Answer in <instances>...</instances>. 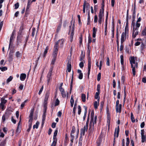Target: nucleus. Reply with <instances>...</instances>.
<instances>
[{
	"label": "nucleus",
	"instance_id": "f257e3e1",
	"mask_svg": "<svg viewBox=\"0 0 146 146\" xmlns=\"http://www.w3.org/2000/svg\"><path fill=\"white\" fill-rule=\"evenodd\" d=\"M91 121L90 123V127L88 130L89 135L93 134L95 129L94 128V125H96L97 116H95L94 118V113L92 111L91 114Z\"/></svg>",
	"mask_w": 146,
	"mask_h": 146
},
{
	"label": "nucleus",
	"instance_id": "f03ea898",
	"mask_svg": "<svg viewBox=\"0 0 146 146\" xmlns=\"http://www.w3.org/2000/svg\"><path fill=\"white\" fill-rule=\"evenodd\" d=\"M90 5L88 3H87L86 1H84L83 5V12L84 13L85 12V10L86 11L88 10V23L87 25H90Z\"/></svg>",
	"mask_w": 146,
	"mask_h": 146
},
{
	"label": "nucleus",
	"instance_id": "7ed1b4c3",
	"mask_svg": "<svg viewBox=\"0 0 146 146\" xmlns=\"http://www.w3.org/2000/svg\"><path fill=\"white\" fill-rule=\"evenodd\" d=\"M104 10L102 9H100V10L98 15V22L100 25L101 24L102 21L104 20Z\"/></svg>",
	"mask_w": 146,
	"mask_h": 146
},
{
	"label": "nucleus",
	"instance_id": "20e7f679",
	"mask_svg": "<svg viewBox=\"0 0 146 146\" xmlns=\"http://www.w3.org/2000/svg\"><path fill=\"white\" fill-rule=\"evenodd\" d=\"M60 40H58L55 43L54 48V51L53 53V55H57L58 51L59 48V43Z\"/></svg>",
	"mask_w": 146,
	"mask_h": 146
},
{
	"label": "nucleus",
	"instance_id": "39448f33",
	"mask_svg": "<svg viewBox=\"0 0 146 146\" xmlns=\"http://www.w3.org/2000/svg\"><path fill=\"white\" fill-rule=\"evenodd\" d=\"M34 109H32L31 110L30 113L29 117V124L32 125L33 119V115L34 114Z\"/></svg>",
	"mask_w": 146,
	"mask_h": 146
},
{
	"label": "nucleus",
	"instance_id": "423d86ee",
	"mask_svg": "<svg viewBox=\"0 0 146 146\" xmlns=\"http://www.w3.org/2000/svg\"><path fill=\"white\" fill-rule=\"evenodd\" d=\"M53 67H51L49 69L48 73L47 75V82L48 83L51 80V76L52 75V72L53 70Z\"/></svg>",
	"mask_w": 146,
	"mask_h": 146
},
{
	"label": "nucleus",
	"instance_id": "0eeeda50",
	"mask_svg": "<svg viewBox=\"0 0 146 146\" xmlns=\"http://www.w3.org/2000/svg\"><path fill=\"white\" fill-rule=\"evenodd\" d=\"M71 25L69 27L70 28V30L69 31V33L70 32H71V35L70 36V38L71 39V41L72 40L73 38L74 35V25H73L71 30Z\"/></svg>",
	"mask_w": 146,
	"mask_h": 146
},
{
	"label": "nucleus",
	"instance_id": "6e6552de",
	"mask_svg": "<svg viewBox=\"0 0 146 146\" xmlns=\"http://www.w3.org/2000/svg\"><path fill=\"white\" fill-rule=\"evenodd\" d=\"M91 60L90 58H89L88 61V78H89V75L90 74L91 67Z\"/></svg>",
	"mask_w": 146,
	"mask_h": 146
},
{
	"label": "nucleus",
	"instance_id": "1a4fd4ad",
	"mask_svg": "<svg viewBox=\"0 0 146 146\" xmlns=\"http://www.w3.org/2000/svg\"><path fill=\"white\" fill-rule=\"evenodd\" d=\"M138 29H135L134 27H133V29L132 32V37L135 38L136 36L138 35Z\"/></svg>",
	"mask_w": 146,
	"mask_h": 146
},
{
	"label": "nucleus",
	"instance_id": "9d476101",
	"mask_svg": "<svg viewBox=\"0 0 146 146\" xmlns=\"http://www.w3.org/2000/svg\"><path fill=\"white\" fill-rule=\"evenodd\" d=\"M88 128L85 126H84L83 128L81 129L80 130V135L81 136H84L85 135L86 131H87Z\"/></svg>",
	"mask_w": 146,
	"mask_h": 146
},
{
	"label": "nucleus",
	"instance_id": "9b49d317",
	"mask_svg": "<svg viewBox=\"0 0 146 146\" xmlns=\"http://www.w3.org/2000/svg\"><path fill=\"white\" fill-rule=\"evenodd\" d=\"M131 67L132 68V73L133 76L135 75V68L138 67L137 64H136L135 65H132Z\"/></svg>",
	"mask_w": 146,
	"mask_h": 146
},
{
	"label": "nucleus",
	"instance_id": "f8f14e48",
	"mask_svg": "<svg viewBox=\"0 0 146 146\" xmlns=\"http://www.w3.org/2000/svg\"><path fill=\"white\" fill-rule=\"evenodd\" d=\"M126 39L125 34L124 32H123L121 35V43H123Z\"/></svg>",
	"mask_w": 146,
	"mask_h": 146
},
{
	"label": "nucleus",
	"instance_id": "ddd939ff",
	"mask_svg": "<svg viewBox=\"0 0 146 146\" xmlns=\"http://www.w3.org/2000/svg\"><path fill=\"white\" fill-rule=\"evenodd\" d=\"M14 33L13 32L12 34V35L10 37V41H9V49L10 47V45L12 44L13 40L14 38Z\"/></svg>",
	"mask_w": 146,
	"mask_h": 146
},
{
	"label": "nucleus",
	"instance_id": "4468645a",
	"mask_svg": "<svg viewBox=\"0 0 146 146\" xmlns=\"http://www.w3.org/2000/svg\"><path fill=\"white\" fill-rule=\"evenodd\" d=\"M129 60L131 66H132V65H135L136 64H137V63L135 62V61L134 57H131Z\"/></svg>",
	"mask_w": 146,
	"mask_h": 146
},
{
	"label": "nucleus",
	"instance_id": "2eb2a0df",
	"mask_svg": "<svg viewBox=\"0 0 146 146\" xmlns=\"http://www.w3.org/2000/svg\"><path fill=\"white\" fill-rule=\"evenodd\" d=\"M60 90L61 92L62 96L63 98H65L66 96V92L64 91V89L63 88H61L59 89Z\"/></svg>",
	"mask_w": 146,
	"mask_h": 146
},
{
	"label": "nucleus",
	"instance_id": "dca6fc26",
	"mask_svg": "<svg viewBox=\"0 0 146 146\" xmlns=\"http://www.w3.org/2000/svg\"><path fill=\"white\" fill-rule=\"evenodd\" d=\"M71 65L70 63H69V62H68L67 65V70L68 71V72H70L71 71Z\"/></svg>",
	"mask_w": 146,
	"mask_h": 146
},
{
	"label": "nucleus",
	"instance_id": "f3484780",
	"mask_svg": "<svg viewBox=\"0 0 146 146\" xmlns=\"http://www.w3.org/2000/svg\"><path fill=\"white\" fill-rule=\"evenodd\" d=\"M26 75L25 74H21L20 76V80L22 81H24L25 80L26 78Z\"/></svg>",
	"mask_w": 146,
	"mask_h": 146
},
{
	"label": "nucleus",
	"instance_id": "a211bd4d",
	"mask_svg": "<svg viewBox=\"0 0 146 146\" xmlns=\"http://www.w3.org/2000/svg\"><path fill=\"white\" fill-rule=\"evenodd\" d=\"M119 131V127L118 126L117 127V129L116 128H115V132H114V135L115 136L116 133H117L116 137H118V135Z\"/></svg>",
	"mask_w": 146,
	"mask_h": 146
},
{
	"label": "nucleus",
	"instance_id": "6ab92c4d",
	"mask_svg": "<svg viewBox=\"0 0 146 146\" xmlns=\"http://www.w3.org/2000/svg\"><path fill=\"white\" fill-rule=\"evenodd\" d=\"M97 31V30L96 29L95 27H94L93 28V34H92V36L93 38H95L96 37V32Z\"/></svg>",
	"mask_w": 146,
	"mask_h": 146
},
{
	"label": "nucleus",
	"instance_id": "aec40b11",
	"mask_svg": "<svg viewBox=\"0 0 146 146\" xmlns=\"http://www.w3.org/2000/svg\"><path fill=\"white\" fill-rule=\"evenodd\" d=\"M98 102L97 101H95L94 103V106L95 109H96L97 108L98 106L99 105V99H98L97 100Z\"/></svg>",
	"mask_w": 146,
	"mask_h": 146
},
{
	"label": "nucleus",
	"instance_id": "412c9836",
	"mask_svg": "<svg viewBox=\"0 0 146 146\" xmlns=\"http://www.w3.org/2000/svg\"><path fill=\"white\" fill-rule=\"evenodd\" d=\"M53 58L52 60L51 64L52 65H54V64L55 62L57 55H53Z\"/></svg>",
	"mask_w": 146,
	"mask_h": 146
},
{
	"label": "nucleus",
	"instance_id": "4be33fe9",
	"mask_svg": "<svg viewBox=\"0 0 146 146\" xmlns=\"http://www.w3.org/2000/svg\"><path fill=\"white\" fill-rule=\"evenodd\" d=\"M115 109L116 112L120 113L121 110V104H120L119 106H118L117 110L116 109V107Z\"/></svg>",
	"mask_w": 146,
	"mask_h": 146
},
{
	"label": "nucleus",
	"instance_id": "5701e85b",
	"mask_svg": "<svg viewBox=\"0 0 146 146\" xmlns=\"http://www.w3.org/2000/svg\"><path fill=\"white\" fill-rule=\"evenodd\" d=\"M49 93L48 91L46 92L44 100L45 101H47L49 96Z\"/></svg>",
	"mask_w": 146,
	"mask_h": 146
},
{
	"label": "nucleus",
	"instance_id": "b1692460",
	"mask_svg": "<svg viewBox=\"0 0 146 146\" xmlns=\"http://www.w3.org/2000/svg\"><path fill=\"white\" fill-rule=\"evenodd\" d=\"M7 102V100H5V98L3 97L1 99V103H0L5 105Z\"/></svg>",
	"mask_w": 146,
	"mask_h": 146
},
{
	"label": "nucleus",
	"instance_id": "393cba45",
	"mask_svg": "<svg viewBox=\"0 0 146 146\" xmlns=\"http://www.w3.org/2000/svg\"><path fill=\"white\" fill-rule=\"evenodd\" d=\"M13 59V54L12 53H11L10 52L9 53L8 60L9 61H11Z\"/></svg>",
	"mask_w": 146,
	"mask_h": 146
},
{
	"label": "nucleus",
	"instance_id": "a878e982",
	"mask_svg": "<svg viewBox=\"0 0 146 146\" xmlns=\"http://www.w3.org/2000/svg\"><path fill=\"white\" fill-rule=\"evenodd\" d=\"M84 109H85V111H84V115L83 117V119L84 120H85L86 116V115L87 113V108L86 106H84Z\"/></svg>",
	"mask_w": 146,
	"mask_h": 146
},
{
	"label": "nucleus",
	"instance_id": "bb28decb",
	"mask_svg": "<svg viewBox=\"0 0 146 146\" xmlns=\"http://www.w3.org/2000/svg\"><path fill=\"white\" fill-rule=\"evenodd\" d=\"M61 23L60 24H59L58 26L57 27L56 29V32L58 33L60 31V30L61 28Z\"/></svg>",
	"mask_w": 146,
	"mask_h": 146
},
{
	"label": "nucleus",
	"instance_id": "cd10ccee",
	"mask_svg": "<svg viewBox=\"0 0 146 146\" xmlns=\"http://www.w3.org/2000/svg\"><path fill=\"white\" fill-rule=\"evenodd\" d=\"M11 115V113L9 112H7L5 113V114L4 115L5 117H6V119H7L9 117L10 115Z\"/></svg>",
	"mask_w": 146,
	"mask_h": 146
},
{
	"label": "nucleus",
	"instance_id": "c85d7f7f",
	"mask_svg": "<svg viewBox=\"0 0 146 146\" xmlns=\"http://www.w3.org/2000/svg\"><path fill=\"white\" fill-rule=\"evenodd\" d=\"M131 121L132 122H134L135 121V119L133 115L132 112L131 113Z\"/></svg>",
	"mask_w": 146,
	"mask_h": 146
},
{
	"label": "nucleus",
	"instance_id": "c756f323",
	"mask_svg": "<svg viewBox=\"0 0 146 146\" xmlns=\"http://www.w3.org/2000/svg\"><path fill=\"white\" fill-rule=\"evenodd\" d=\"M48 49V46H46L44 52L43 56L44 57H45L46 55Z\"/></svg>",
	"mask_w": 146,
	"mask_h": 146
},
{
	"label": "nucleus",
	"instance_id": "7c9ffc66",
	"mask_svg": "<svg viewBox=\"0 0 146 146\" xmlns=\"http://www.w3.org/2000/svg\"><path fill=\"white\" fill-rule=\"evenodd\" d=\"M73 134L74 133H70V137L71 138V139L70 141H71V143L72 144L73 142V140L74 138V136Z\"/></svg>",
	"mask_w": 146,
	"mask_h": 146
},
{
	"label": "nucleus",
	"instance_id": "2f4dec72",
	"mask_svg": "<svg viewBox=\"0 0 146 146\" xmlns=\"http://www.w3.org/2000/svg\"><path fill=\"white\" fill-rule=\"evenodd\" d=\"M82 101L84 102L86 101V95L84 94H82Z\"/></svg>",
	"mask_w": 146,
	"mask_h": 146
},
{
	"label": "nucleus",
	"instance_id": "473e14b6",
	"mask_svg": "<svg viewBox=\"0 0 146 146\" xmlns=\"http://www.w3.org/2000/svg\"><path fill=\"white\" fill-rule=\"evenodd\" d=\"M39 123L38 121H37L36 124L35 125H34L33 126V128L35 129V128H36V129H37L38 127V125H39Z\"/></svg>",
	"mask_w": 146,
	"mask_h": 146
},
{
	"label": "nucleus",
	"instance_id": "72a5a7b5",
	"mask_svg": "<svg viewBox=\"0 0 146 146\" xmlns=\"http://www.w3.org/2000/svg\"><path fill=\"white\" fill-rule=\"evenodd\" d=\"M6 143L5 140H3L0 142V146H5Z\"/></svg>",
	"mask_w": 146,
	"mask_h": 146
},
{
	"label": "nucleus",
	"instance_id": "f704fd0d",
	"mask_svg": "<svg viewBox=\"0 0 146 146\" xmlns=\"http://www.w3.org/2000/svg\"><path fill=\"white\" fill-rule=\"evenodd\" d=\"M120 58L121 64L123 66V56L122 55H121L120 56Z\"/></svg>",
	"mask_w": 146,
	"mask_h": 146
},
{
	"label": "nucleus",
	"instance_id": "c9c22d12",
	"mask_svg": "<svg viewBox=\"0 0 146 146\" xmlns=\"http://www.w3.org/2000/svg\"><path fill=\"white\" fill-rule=\"evenodd\" d=\"M13 79V77L12 76H9V78H8L7 80H6V82L7 83H8L9 82H10L11 81L12 79Z\"/></svg>",
	"mask_w": 146,
	"mask_h": 146
},
{
	"label": "nucleus",
	"instance_id": "e433bc0d",
	"mask_svg": "<svg viewBox=\"0 0 146 146\" xmlns=\"http://www.w3.org/2000/svg\"><path fill=\"white\" fill-rule=\"evenodd\" d=\"M83 52L82 51V54L80 56V61H82L83 60L84 57V55L82 53Z\"/></svg>",
	"mask_w": 146,
	"mask_h": 146
},
{
	"label": "nucleus",
	"instance_id": "4c0bfd02",
	"mask_svg": "<svg viewBox=\"0 0 146 146\" xmlns=\"http://www.w3.org/2000/svg\"><path fill=\"white\" fill-rule=\"evenodd\" d=\"M7 68L6 67H0V70H1L2 71H6L7 70Z\"/></svg>",
	"mask_w": 146,
	"mask_h": 146
},
{
	"label": "nucleus",
	"instance_id": "58836bf2",
	"mask_svg": "<svg viewBox=\"0 0 146 146\" xmlns=\"http://www.w3.org/2000/svg\"><path fill=\"white\" fill-rule=\"evenodd\" d=\"M15 56L17 57L18 58L21 56V54L19 51H17L16 52Z\"/></svg>",
	"mask_w": 146,
	"mask_h": 146
},
{
	"label": "nucleus",
	"instance_id": "ea45409f",
	"mask_svg": "<svg viewBox=\"0 0 146 146\" xmlns=\"http://www.w3.org/2000/svg\"><path fill=\"white\" fill-rule=\"evenodd\" d=\"M78 114L80 115L81 112V106L79 105L78 106Z\"/></svg>",
	"mask_w": 146,
	"mask_h": 146
},
{
	"label": "nucleus",
	"instance_id": "a19ab883",
	"mask_svg": "<svg viewBox=\"0 0 146 146\" xmlns=\"http://www.w3.org/2000/svg\"><path fill=\"white\" fill-rule=\"evenodd\" d=\"M146 141V136L145 135L141 136V141L144 142Z\"/></svg>",
	"mask_w": 146,
	"mask_h": 146
},
{
	"label": "nucleus",
	"instance_id": "79ce46f5",
	"mask_svg": "<svg viewBox=\"0 0 146 146\" xmlns=\"http://www.w3.org/2000/svg\"><path fill=\"white\" fill-rule=\"evenodd\" d=\"M88 44L89 45V44L90 43L91 41H92V38L91 36H90V35L89 34L88 36Z\"/></svg>",
	"mask_w": 146,
	"mask_h": 146
},
{
	"label": "nucleus",
	"instance_id": "37998d69",
	"mask_svg": "<svg viewBox=\"0 0 146 146\" xmlns=\"http://www.w3.org/2000/svg\"><path fill=\"white\" fill-rule=\"evenodd\" d=\"M100 85L99 84H98L97 86V92L96 93H100Z\"/></svg>",
	"mask_w": 146,
	"mask_h": 146
},
{
	"label": "nucleus",
	"instance_id": "c03bdc74",
	"mask_svg": "<svg viewBox=\"0 0 146 146\" xmlns=\"http://www.w3.org/2000/svg\"><path fill=\"white\" fill-rule=\"evenodd\" d=\"M57 133H58V130L56 129L54 133V135H53V139H55L56 138V135H57Z\"/></svg>",
	"mask_w": 146,
	"mask_h": 146
},
{
	"label": "nucleus",
	"instance_id": "a18cd8bd",
	"mask_svg": "<svg viewBox=\"0 0 146 146\" xmlns=\"http://www.w3.org/2000/svg\"><path fill=\"white\" fill-rule=\"evenodd\" d=\"M101 74L99 73L98 75L97 80L98 81H99L101 79Z\"/></svg>",
	"mask_w": 146,
	"mask_h": 146
},
{
	"label": "nucleus",
	"instance_id": "49530a36",
	"mask_svg": "<svg viewBox=\"0 0 146 146\" xmlns=\"http://www.w3.org/2000/svg\"><path fill=\"white\" fill-rule=\"evenodd\" d=\"M5 105L2 104H0V108H1L2 110H3L5 109Z\"/></svg>",
	"mask_w": 146,
	"mask_h": 146
},
{
	"label": "nucleus",
	"instance_id": "de8ad7c7",
	"mask_svg": "<svg viewBox=\"0 0 146 146\" xmlns=\"http://www.w3.org/2000/svg\"><path fill=\"white\" fill-rule=\"evenodd\" d=\"M60 103V101L58 99H57L56 100L55 102V106H58Z\"/></svg>",
	"mask_w": 146,
	"mask_h": 146
},
{
	"label": "nucleus",
	"instance_id": "09e8293b",
	"mask_svg": "<svg viewBox=\"0 0 146 146\" xmlns=\"http://www.w3.org/2000/svg\"><path fill=\"white\" fill-rule=\"evenodd\" d=\"M99 94L98 93H96L95 96V98L96 99H99Z\"/></svg>",
	"mask_w": 146,
	"mask_h": 146
},
{
	"label": "nucleus",
	"instance_id": "8fccbe9b",
	"mask_svg": "<svg viewBox=\"0 0 146 146\" xmlns=\"http://www.w3.org/2000/svg\"><path fill=\"white\" fill-rule=\"evenodd\" d=\"M130 143L129 139L128 137L126 138V146H128Z\"/></svg>",
	"mask_w": 146,
	"mask_h": 146
},
{
	"label": "nucleus",
	"instance_id": "3c124183",
	"mask_svg": "<svg viewBox=\"0 0 146 146\" xmlns=\"http://www.w3.org/2000/svg\"><path fill=\"white\" fill-rule=\"evenodd\" d=\"M98 20V18L97 15H95L94 17V23H96L97 22Z\"/></svg>",
	"mask_w": 146,
	"mask_h": 146
},
{
	"label": "nucleus",
	"instance_id": "603ef678",
	"mask_svg": "<svg viewBox=\"0 0 146 146\" xmlns=\"http://www.w3.org/2000/svg\"><path fill=\"white\" fill-rule=\"evenodd\" d=\"M102 141L100 139L97 141V146H100Z\"/></svg>",
	"mask_w": 146,
	"mask_h": 146
},
{
	"label": "nucleus",
	"instance_id": "864d4df0",
	"mask_svg": "<svg viewBox=\"0 0 146 146\" xmlns=\"http://www.w3.org/2000/svg\"><path fill=\"white\" fill-rule=\"evenodd\" d=\"M32 36L33 37L34 36L36 33V29L35 28H33L32 29Z\"/></svg>",
	"mask_w": 146,
	"mask_h": 146
},
{
	"label": "nucleus",
	"instance_id": "5fc2aeb1",
	"mask_svg": "<svg viewBox=\"0 0 146 146\" xmlns=\"http://www.w3.org/2000/svg\"><path fill=\"white\" fill-rule=\"evenodd\" d=\"M76 131V128L74 126H73L72 127V130L71 131V133H74L75 131Z\"/></svg>",
	"mask_w": 146,
	"mask_h": 146
},
{
	"label": "nucleus",
	"instance_id": "6e6d98bb",
	"mask_svg": "<svg viewBox=\"0 0 146 146\" xmlns=\"http://www.w3.org/2000/svg\"><path fill=\"white\" fill-rule=\"evenodd\" d=\"M46 113H45V112L43 114L42 116V120H45V118H46Z\"/></svg>",
	"mask_w": 146,
	"mask_h": 146
},
{
	"label": "nucleus",
	"instance_id": "4d7b16f0",
	"mask_svg": "<svg viewBox=\"0 0 146 146\" xmlns=\"http://www.w3.org/2000/svg\"><path fill=\"white\" fill-rule=\"evenodd\" d=\"M60 41L61 40V42L60 44V46L62 47L63 46V44H64V40L63 39H62L61 40H60Z\"/></svg>",
	"mask_w": 146,
	"mask_h": 146
},
{
	"label": "nucleus",
	"instance_id": "13d9d810",
	"mask_svg": "<svg viewBox=\"0 0 146 146\" xmlns=\"http://www.w3.org/2000/svg\"><path fill=\"white\" fill-rule=\"evenodd\" d=\"M56 140H54L53 141L52 143L51 144V146H55L56 144Z\"/></svg>",
	"mask_w": 146,
	"mask_h": 146
},
{
	"label": "nucleus",
	"instance_id": "bf43d9fd",
	"mask_svg": "<svg viewBox=\"0 0 146 146\" xmlns=\"http://www.w3.org/2000/svg\"><path fill=\"white\" fill-rule=\"evenodd\" d=\"M102 6L101 7V9L104 10V0H102Z\"/></svg>",
	"mask_w": 146,
	"mask_h": 146
},
{
	"label": "nucleus",
	"instance_id": "052dcab7",
	"mask_svg": "<svg viewBox=\"0 0 146 146\" xmlns=\"http://www.w3.org/2000/svg\"><path fill=\"white\" fill-rule=\"evenodd\" d=\"M140 23H138V22L136 23V28L135 29H138V28L140 27Z\"/></svg>",
	"mask_w": 146,
	"mask_h": 146
},
{
	"label": "nucleus",
	"instance_id": "680f3d73",
	"mask_svg": "<svg viewBox=\"0 0 146 146\" xmlns=\"http://www.w3.org/2000/svg\"><path fill=\"white\" fill-rule=\"evenodd\" d=\"M15 9H17V8H18L19 6V3H16L15 4Z\"/></svg>",
	"mask_w": 146,
	"mask_h": 146
},
{
	"label": "nucleus",
	"instance_id": "e2e57ef3",
	"mask_svg": "<svg viewBox=\"0 0 146 146\" xmlns=\"http://www.w3.org/2000/svg\"><path fill=\"white\" fill-rule=\"evenodd\" d=\"M113 88H115L116 86V82L114 79L113 80Z\"/></svg>",
	"mask_w": 146,
	"mask_h": 146
},
{
	"label": "nucleus",
	"instance_id": "0e129e2a",
	"mask_svg": "<svg viewBox=\"0 0 146 146\" xmlns=\"http://www.w3.org/2000/svg\"><path fill=\"white\" fill-rule=\"evenodd\" d=\"M109 59L108 57L106 59V64L107 65L109 66L110 65Z\"/></svg>",
	"mask_w": 146,
	"mask_h": 146
},
{
	"label": "nucleus",
	"instance_id": "69168bd1",
	"mask_svg": "<svg viewBox=\"0 0 146 146\" xmlns=\"http://www.w3.org/2000/svg\"><path fill=\"white\" fill-rule=\"evenodd\" d=\"M21 40L19 39H18V37H17V45L18 46L19 45L20 43H21Z\"/></svg>",
	"mask_w": 146,
	"mask_h": 146
},
{
	"label": "nucleus",
	"instance_id": "338daca9",
	"mask_svg": "<svg viewBox=\"0 0 146 146\" xmlns=\"http://www.w3.org/2000/svg\"><path fill=\"white\" fill-rule=\"evenodd\" d=\"M80 67L81 68H82L84 67V63L83 62H80L79 64Z\"/></svg>",
	"mask_w": 146,
	"mask_h": 146
},
{
	"label": "nucleus",
	"instance_id": "774afa93",
	"mask_svg": "<svg viewBox=\"0 0 146 146\" xmlns=\"http://www.w3.org/2000/svg\"><path fill=\"white\" fill-rule=\"evenodd\" d=\"M12 121L14 124H15L16 122V121L14 119L13 116H12L11 118Z\"/></svg>",
	"mask_w": 146,
	"mask_h": 146
}]
</instances>
